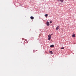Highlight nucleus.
I'll return each mask as SVG.
<instances>
[{
  "mask_svg": "<svg viewBox=\"0 0 76 76\" xmlns=\"http://www.w3.org/2000/svg\"><path fill=\"white\" fill-rule=\"evenodd\" d=\"M50 23H52V21H50Z\"/></svg>",
  "mask_w": 76,
  "mask_h": 76,
  "instance_id": "10",
  "label": "nucleus"
},
{
  "mask_svg": "<svg viewBox=\"0 0 76 76\" xmlns=\"http://www.w3.org/2000/svg\"><path fill=\"white\" fill-rule=\"evenodd\" d=\"M54 47V45H51L50 46V47H51V48H52V47Z\"/></svg>",
  "mask_w": 76,
  "mask_h": 76,
  "instance_id": "6",
  "label": "nucleus"
},
{
  "mask_svg": "<svg viewBox=\"0 0 76 76\" xmlns=\"http://www.w3.org/2000/svg\"><path fill=\"white\" fill-rule=\"evenodd\" d=\"M51 35H53V34H51Z\"/></svg>",
  "mask_w": 76,
  "mask_h": 76,
  "instance_id": "12",
  "label": "nucleus"
},
{
  "mask_svg": "<svg viewBox=\"0 0 76 76\" xmlns=\"http://www.w3.org/2000/svg\"><path fill=\"white\" fill-rule=\"evenodd\" d=\"M48 40H50L51 39V36L50 34H49L48 35Z\"/></svg>",
  "mask_w": 76,
  "mask_h": 76,
  "instance_id": "1",
  "label": "nucleus"
},
{
  "mask_svg": "<svg viewBox=\"0 0 76 76\" xmlns=\"http://www.w3.org/2000/svg\"><path fill=\"white\" fill-rule=\"evenodd\" d=\"M45 17H47V16H48V14H46L45 15Z\"/></svg>",
  "mask_w": 76,
  "mask_h": 76,
  "instance_id": "7",
  "label": "nucleus"
},
{
  "mask_svg": "<svg viewBox=\"0 0 76 76\" xmlns=\"http://www.w3.org/2000/svg\"><path fill=\"white\" fill-rule=\"evenodd\" d=\"M64 48L63 47V48H61V50H63V49H64Z\"/></svg>",
  "mask_w": 76,
  "mask_h": 76,
  "instance_id": "11",
  "label": "nucleus"
},
{
  "mask_svg": "<svg viewBox=\"0 0 76 76\" xmlns=\"http://www.w3.org/2000/svg\"><path fill=\"white\" fill-rule=\"evenodd\" d=\"M59 29V26H57L56 27V30H58V29Z\"/></svg>",
  "mask_w": 76,
  "mask_h": 76,
  "instance_id": "5",
  "label": "nucleus"
},
{
  "mask_svg": "<svg viewBox=\"0 0 76 76\" xmlns=\"http://www.w3.org/2000/svg\"><path fill=\"white\" fill-rule=\"evenodd\" d=\"M30 18L32 20H33V19H34V18L32 16H31L30 17Z\"/></svg>",
  "mask_w": 76,
  "mask_h": 76,
  "instance_id": "4",
  "label": "nucleus"
},
{
  "mask_svg": "<svg viewBox=\"0 0 76 76\" xmlns=\"http://www.w3.org/2000/svg\"><path fill=\"white\" fill-rule=\"evenodd\" d=\"M72 37H73V38H75V37H76V35L75 34H72Z\"/></svg>",
  "mask_w": 76,
  "mask_h": 76,
  "instance_id": "2",
  "label": "nucleus"
},
{
  "mask_svg": "<svg viewBox=\"0 0 76 76\" xmlns=\"http://www.w3.org/2000/svg\"><path fill=\"white\" fill-rule=\"evenodd\" d=\"M50 54H53V52L52 51H50Z\"/></svg>",
  "mask_w": 76,
  "mask_h": 76,
  "instance_id": "9",
  "label": "nucleus"
},
{
  "mask_svg": "<svg viewBox=\"0 0 76 76\" xmlns=\"http://www.w3.org/2000/svg\"><path fill=\"white\" fill-rule=\"evenodd\" d=\"M59 1L61 2H63V1H64V0H59Z\"/></svg>",
  "mask_w": 76,
  "mask_h": 76,
  "instance_id": "8",
  "label": "nucleus"
},
{
  "mask_svg": "<svg viewBox=\"0 0 76 76\" xmlns=\"http://www.w3.org/2000/svg\"><path fill=\"white\" fill-rule=\"evenodd\" d=\"M46 24L47 25V26H49L50 25V23H49V22H48V21L47 22Z\"/></svg>",
  "mask_w": 76,
  "mask_h": 76,
  "instance_id": "3",
  "label": "nucleus"
}]
</instances>
